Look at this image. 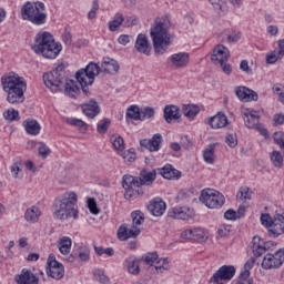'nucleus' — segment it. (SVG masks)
<instances>
[{
	"mask_svg": "<svg viewBox=\"0 0 284 284\" xmlns=\"http://www.w3.org/2000/svg\"><path fill=\"white\" fill-rule=\"evenodd\" d=\"M210 3L213 6L214 10H223V6L225 1L223 0H209Z\"/></svg>",
	"mask_w": 284,
	"mask_h": 284,
	"instance_id": "61",
	"label": "nucleus"
},
{
	"mask_svg": "<svg viewBox=\"0 0 284 284\" xmlns=\"http://www.w3.org/2000/svg\"><path fill=\"white\" fill-rule=\"evenodd\" d=\"M23 128L27 134L31 136H37L41 132V124L37 120H26L23 122Z\"/></svg>",
	"mask_w": 284,
	"mask_h": 284,
	"instance_id": "29",
	"label": "nucleus"
},
{
	"mask_svg": "<svg viewBox=\"0 0 284 284\" xmlns=\"http://www.w3.org/2000/svg\"><path fill=\"white\" fill-rule=\"evenodd\" d=\"M94 252L98 256H103V254H106V256H114V248L112 247L103 248V246H94Z\"/></svg>",
	"mask_w": 284,
	"mask_h": 284,
	"instance_id": "50",
	"label": "nucleus"
},
{
	"mask_svg": "<svg viewBox=\"0 0 284 284\" xmlns=\"http://www.w3.org/2000/svg\"><path fill=\"white\" fill-rule=\"evenodd\" d=\"M154 116V109L146 106L140 113V121H145V119H152Z\"/></svg>",
	"mask_w": 284,
	"mask_h": 284,
	"instance_id": "52",
	"label": "nucleus"
},
{
	"mask_svg": "<svg viewBox=\"0 0 284 284\" xmlns=\"http://www.w3.org/2000/svg\"><path fill=\"white\" fill-rule=\"evenodd\" d=\"M156 181V170L143 169L140 171L139 176L124 175L122 181V187L125 190L124 199L132 201L136 196L143 194V185H152Z\"/></svg>",
	"mask_w": 284,
	"mask_h": 284,
	"instance_id": "1",
	"label": "nucleus"
},
{
	"mask_svg": "<svg viewBox=\"0 0 284 284\" xmlns=\"http://www.w3.org/2000/svg\"><path fill=\"white\" fill-rule=\"evenodd\" d=\"M134 50H136V52L140 54L150 57V53L152 52V44L150 43L148 36L143 33L138 34L134 43Z\"/></svg>",
	"mask_w": 284,
	"mask_h": 284,
	"instance_id": "17",
	"label": "nucleus"
},
{
	"mask_svg": "<svg viewBox=\"0 0 284 284\" xmlns=\"http://www.w3.org/2000/svg\"><path fill=\"white\" fill-rule=\"evenodd\" d=\"M43 81L51 92H59L65 81V65L59 64L51 72L44 73Z\"/></svg>",
	"mask_w": 284,
	"mask_h": 284,
	"instance_id": "9",
	"label": "nucleus"
},
{
	"mask_svg": "<svg viewBox=\"0 0 284 284\" xmlns=\"http://www.w3.org/2000/svg\"><path fill=\"white\" fill-rule=\"evenodd\" d=\"M159 172L163 179H168L169 181L172 179H181V171L174 169L171 164H166L162 169H159Z\"/></svg>",
	"mask_w": 284,
	"mask_h": 284,
	"instance_id": "27",
	"label": "nucleus"
},
{
	"mask_svg": "<svg viewBox=\"0 0 284 284\" xmlns=\"http://www.w3.org/2000/svg\"><path fill=\"white\" fill-rule=\"evenodd\" d=\"M240 69H241L243 72H246V74H252V69L250 68V64H248L247 60H243V61L240 63Z\"/></svg>",
	"mask_w": 284,
	"mask_h": 284,
	"instance_id": "62",
	"label": "nucleus"
},
{
	"mask_svg": "<svg viewBox=\"0 0 284 284\" xmlns=\"http://www.w3.org/2000/svg\"><path fill=\"white\" fill-rule=\"evenodd\" d=\"M98 11H99V0H93L92 8L88 13V19H95Z\"/></svg>",
	"mask_w": 284,
	"mask_h": 284,
	"instance_id": "55",
	"label": "nucleus"
},
{
	"mask_svg": "<svg viewBox=\"0 0 284 284\" xmlns=\"http://www.w3.org/2000/svg\"><path fill=\"white\" fill-rule=\"evenodd\" d=\"M67 123L69 125H73V128H78L79 132H81L82 134H85V132H88V123H85L81 119L69 118L67 119Z\"/></svg>",
	"mask_w": 284,
	"mask_h": 284,
	"instance_id": "35",
	"label": "nucleus"
},
{
	"mask_svg": "<svg viewBox=\"0 0 284 284\" xmlns=\"http://www.w3.org/2000/svg\"><path fill=\"white\" fill-rule=\"evenodd\" d=\"M130 39H132L131 36L122 34L118 38V43H120V45H125L126 43H130Z\"/></svg>",
	"mask_w": 284,
	"mask_h": 284,
	"instance_id": "63",
	"label": "nucleus"
},
{
	"mask_svg": "<svg viewBox=\"0 0 284 284\" xmlns=\"http://www.w3.org/2000/svg\"><path fill=\"white\" fill-rule=\"evenodd\" d=\"M100 72L101 68L94 62H91L84 69L77 71L75 79L81 85L82 92L85 94V97L90 94V89H88V85H92V83H94V77H98Z\"/></svg>",
	"mask_w": 284,
	"mask_h": 284,
	"instance_id": "7",
	"label": "nucleus"
},
{
	"mask_svg": "<svg viewBox=\"0 0 284 284\" xmlns=\"http://www.w3.org/2000/svg\"><path fill=\"white\" fill-rule=\"evenodd\" d=\"M49 270L47 271L48 276L54 278L55 281H61L63 276H65V268L63 264L54 258L53 255H50L48 258Z\"/></svg>",
	"mask_w": 284,
	"mask_h": 284,
	"instance_id": "14",
	"label": "nucleus"
},
{
	"mask_svg": "<svg viewBox=\"0 0 284 284\" xmlns=\"http://www.w3.org/2000/svg\"><path fill=\"white\" fill-rule=\"evenodd\" d=\"M163 143V135L155 133L152 139H143L140 141L141 148L149 150V152H159Z\"/></svg>",
	"mask_w": 284,
	"mask_h": 284,
	"instance_id": "16",
	"label": "nucleus"
},
{
	"mask_svg": "<svg viewBox=\"0 0 284 284\" xmlns=\"http://www.w3.org/2000/svg\"><path fill=\"white\" fill-rule=\"evenodd\" d=\"M224 219H226V221H236L237 215H236V211L230 209L224 213Z\"/></svg>",
	"mask_w": 284,
	"mask_h": 284,
	"instance_id": "60",
	"label": "nucleus"
},
{
	"mask_svg": "<svg viewBox=\"0 0 284 284\" xmlns=\"http://www.w3.org/2000/svg\"><path fill=\"white\" fill-rule=\"evenodd\" d=\"M64 92L69 97H74L79 92V84L74 80H65Z\"/></svg>",
	"mask_w": 284,
	"mask_h": 284,
	"instance_id": "38",
	"label": "nucleus"
},
{
	"mask_svg": "<svg viewBox=\"0 0 284 284\" xmlns=\"http://www.w3.org/2000/svg\"><path fill=\"white\" fill-rule=\"evenodd\" d=\"M164 119L166 123H172V121H179L181 119V109L179 106L171 104L164 108Z\"/></svg>",
	"mask_w": 284,
	"mask_h": 284,
	"instance_id": "26",
	"label": "nucleus"
},
{
	"mask_svg": "<svg viewBox=\"0 0 284 284\" xmlns=\"http://www.w3.org/2000/svg\"><path fill=\"white\" fill-rule=\"evenodd\" d=\"M241 114L248 130H256L262 136H267V129L261 124V115L254 109H242Z\"/></svg>",
	"mask_w": 284,
	"mask_h": 284,
	"instance_id": "10",
	"label": "nucleus"
},
{
	"mask_svg": "<svg viewBox=\"0 0 284 284\" xmlns=\"http://www.w3.org/2000/svg\"><path fill=\"white\" fill-rule=\"evenodd\" d=\"M139 263H141V261L134 255H131L123 263L124 270L132 276H139V274H141V267L139 266Z\"/></svg>",
	"mask_w": 284,
	"mask_h": 284,
	"instance_id": "25",
	"label": "nucleus"
},
{
	"mask_svg": "<svg viewBox=\"0 0 284 284\" xmlns=\"http://www.w3.org/2000/svg\"><path fill=\"white\" fill-rule=\"evenodd\" d=\"M171 64L175 70H182L183 68H187L190 65V53L187 52H179L173 53L170 57Z\"/></svg>",
	"mask_w": 284,
	"mask_h": 284,
	"instance_id": "19",
	"label": "nucleus"
},
{
	"mask_svg": "<svg viewBox=\"0 0 284 284\" xmlns=\"http://www.w3.org/2000/svg\"><path fill=\"white\" fill-rule=\"evenodd\" d=\"M3 118L6 121H19V111L14 109H8L4 111Z\"/></svg>",
	"mask_w": 284,
	"mask_h": 284,
	"instance_id": "46",
	"label": "nucleus"
},
{
	"mask_svg": "<svg viewBox=\"0 0 284 284\" xmlns=\"http://www.w3.org/2000/svg\"><path fill=\"white\" fill-rule=\"evenodd\" d=\"M132 225L122 224L118 230V239L128 241V239H136L141 234V225L145 222V214L141 211L131 213Z\"/></svg>",
	"mask_w": 284,
	"mask_h": 284,
	"instance_id": "6",
	"label": "nucleus"
},
{
	"mask_svg": "<svg viewBox=\"0 0 284 284\" xmlns=\"http://www.w3.org/2000/svg\"><path fill=\"white\" fill-rule=\"evenodd\" d=\"M236 274V268L232 265L221 266L211 277L210 283L223 284V281H232Z\"/></svg>",
	"mask_w": 284,
	"mask_h": 284,
	"instance_id": "13",
	"label": "nucleus"
},
{
	"mask_svg": "<svg viewBox=\"0 0 284 284\" xmlns=\"http://www.w3.org/2000/svg\"><path fill=\"white\" fill-rule=\"evenodd\" d=\"M230 232H232V226L230 225H223L217 230V234L221 236V239L224 236H230Z\"/></svg>",
	"mask_w": 284,
	"mask_h": 284,
	"instance_id": "57",
	"label": "nucleus"
},
{
	"mask_svg": "<svg viewBox=\"0 0 284 284\" xmlns=\"http://www.w3.org/2000/svg\"><path fill=\"white\" fill-rule=\"evenodd\" d=\"M38 152H39V156H41V159H48V156H50V148L47 146L45 143L43 142H39L38 143Z\"/></svg>",
	"mask_w": 284,
	"mask_h": 284,
	"instance_id": "47",
	"label": "nucleus"
},
{
	"mask_svg": "<svg viewBox=\"0 0 284 284\" xmlns=\"http://www.w3.org/2000/svg\"><path fill=\"white\" fill-rule=\"evenodd\" d=\"M2 89L7 93V101L11 105H19L26 101V91L28 90V83L26 79L19 77L17 73H9L1 78Z\"/></svg>",
	"mask_w": 284,
	"mask_h": 284,
	"instance_id": "2",
	"label": "nucleus"
},
{
	"mask_svg": "<svg viewBox=\"0 0 284 284\" xmlns=\"http://www.w3.org/2000/svg\"><path fill=\"white\" fill-rule=\"evenodd\" d=\"M155 261H159V254H156V252L149 253L144 257V263H146V265H154Z\"/></svg>",
	"mask_w": 284,
	"mask_h": 284,
	"instance_id": "53",
	"label": "nucleus"
},
{
	"mask_svg": "<svg viewBox=\"0 0 284 284\" xmlns=\"http://www.w3.org/2000/svg\"><path fill=\"white\" fill-rule=\"evenodd\" d=\"M260 221L264 227L268 230V236L273 239H278L281 234H284V215L281 213H275L272 217L267 213H263L260 217Z\"/></svg>",
	"mask_w": 284,
	"mask_h": 284,
	"instance_id": "8",
	"label": "nucleus"
},
{
	"mask_svg": "<svg viewBox=\"0 0 284 284\" xmlns=\"http://www.w3.org/2000/svg\"><path fill=\"white\" fill-rule=\"evenodd\" d=\"M81 110L88 119H95L101 114V106H99V102L94 100H90L88 103L81 105Z\"/></svg>",
	"mask_w": 284,
	"mask_h": 284,
	"instance_id": "24",
	"label": "nucleus"
},
{
	"mask_svg": "<svg viewBox=\"0 0 284 284\" xmlns=\"http://www.w3.org/2000/svg\"><path fill=\"white\" fill-rule=\"evenodd\" d=\"M88 207H89V212H91V214H99V212H101V210H99V206H97V201H94V199H89L88 200Z\"/></svg>",
	"mask_w": 284,
	"mask_h": 284,
	"instance_id": "54",
	"label": "nucleus"
},
{
	"mask_svg": "<svg viewBox=\"0 0 284 284\" xmlns=\"http://www.w3.org/2000/svg\"><path fill=\"white\" fill-rule=\"evenodd\" d=\"M110 142L112 143L116 152H123V150H125V141L121 135L119 134L111 135Z\"/></svg>",
	"mask_w": 284,
	"mask_h": 284,
	"instance_id": "36",
	"label": "nucleus"
},
{
	"mask_svg": "<svg viewBox=\"0 0 284 284\" xmlns=\"http://www.w3.org/2000/svg\"><path fill=\"white\" fill-rule=\"evenodd\" d=\"M237 199L241 201H250L252 199V193L250 192V187L244 186L241 187L240 191L237 192Z\"/></svg>",
	"mask_w": 284,
	"mask_h": 284,
	"instance_id": "48",
	"label": "nucleus"
},
{
	"mask_svg": "<svg viewBox=\"0 0 284 284\" xmlns=\"http://www.w3.org/2000/svg\"><path fill=\"white\" fill-rule=\"evenodd\" d=\"M207 239V232L201 227L193 229V241H206Z\"/></svg>",
	"mask_w": 284,
	"mask_h": 284,
	"instance_id": "45",
	"label": "nucleus"
},
{
	"mask_svg": "<svg viewBox=\"0 0 284 284\" xmlns=\"http://www.w3.org/2000/svg\"><path fill=\"white\" fill-rule=\"evenodd\" d=\"M216 145L214 144H210L209 148H206L203 152V159L205 161V163H214V150H215Z\"/></svg>",
	"mask_w": 284,
	"mask_h": 284,
	"instance_id": "41",
	"label": "nucleus"
},
{
	"mask_svg": "<svg viewBox=\"0 0 284 284\" xmlns=\"http://www.w3.org/2000/svg\"><path fill=\"white\" fill-rule=\"evenodd\" d=\"M270 159H271L274 168H277L278 170H281V168H283V155L281 154V152L273 151L270 154Z\"/></svg>",
	"mask_w": 284,
	"mask_h": 284,
	"instance_id": "40",
	"label": "nucleus"
},
{
	"mask_svg": "<svg viewBox=\"0 0 284 284\" xmlns=\"http://www.w3.org/2000/svg\"><path fill=\"white\" fill-rule=\"evenodd\" d=\"M165 210H168V205L161 197L151 200L148 205V211L152 216H163V214H165Z\"/></svg>",
	"mask_w": 284,
	"mask_h": 284,
	"instance_id": "20",
	"label": "nucleus"
},
{
	"mask_svg": "<svg viewBox=\"0 0 284 284\" xmlns=\"http://www.w3.org/2000/svg\"><path fill=\"white\" fill-rule=\"evenodd\" d=\"M170 270V262L168 258H161L155 264V271L158 274H163V272Z\"/></svg>",
	"mask_w": 284,
	"mask_h": 284,
	"instance_id": "44",
	"label": "nucleus"
},
{
	"mask_svg": "<svg viewBox=\"0 0 284 284\" xmlns=\"http://www.w3.org/2000/svg\"><path fill=\"white\" fill-rule=\"evenodd\" d=\"M181 239L184 241H194V230L187 229L181 233Z\"/></svg>",
	"mask_w": 284,
	"mask_h": 284,
	"instance_id": "58",
	"label": "nucleus"
},
{
	"mask_svg": "<svg viewBox=\"0 0 284 284\" xmlns=\"http://www.w3.org/2000/svg\"><path fill=\"white\" fill-rule=\"evenodd\" d=\"M41 216V210L38 206L27 209L24 219L28 223H37Z\"/></svg>",
	"mask_w": 284,
	"mask_h": 284,
	"instance_id": "30",
	"label": "nucleus"
},
{
	"mask_svg": "<svg viewBox=\"0 0 284 284\" xmlns=\"http://www.w3.org/2000/svg\"><path fill=\"white\" fill-rule=\"evenodd\" d=\"M225 143L226 145H229V148H236V145H239V140L236 138V134L227 133L225 136Z\"/></svg>",
	"mask_w": 284,
	"mask_h": 284,
	"instance_id": "51",
	"label": "nucleus"
},
{
	"mask_svg": "<svg viewBox=\"0 0 284 284\" xmlns=\"http://www.w3.org/2000/svg\"><path fill=\"white\" fill-rule=\"evenodd\" d=\"M200 201L206 205V207H210V210H216L223 207L225 204V196L216 190L206 189L202 191Z\"/></svg>",
	"mask_w": 284,
	"mask_h": 284,
	"instance_id": "11",
	"label": "nucleus"
},
{
	"mask_svg": "<svg viewBox=\"0 0 284 284\" xmlns=\"http://www.w3.org/2000/svg\"><path fill=\"white\" fill-rule=\"evenodd\" d=\"M235 94L240 101L247 103L250 101H258V94L246 87H237Z\"/></svg>",
	"mask_w": 284,
	"mask_h": 284,
	"instance_id": "23",
	"label": "nucleus"
},
{
	"mask_svg": "<svg viewBox=\"0 0 284 284\" xmlns=\"http://www.w3.org/2000/svg\"><path fill=\"white\" fill-rule=\"evenodd\" d=\"M229 60H230V49H227L223 44H217L213 49V53L211 55V61L215 65H223L224 63H227Z\"/></svg>",
	"mask_w": 284,
	"mask_h": 284,
	"instance_id": "15",
	"label": "nucleus"
},
{
	"mask_svg": "<svg viewBox=\"0 0 284 284\" xmlns=\"http://www.w3.org/2000/svg\"><path fill=\"white\" fill-rule=\"evenodd\" d=\"M125 18L121 13H116L112 21L109 22L110 32H116L121 26H123Z\"/></svg>",
	"mask_w": 284,
	"mask_h": 284,
	"instance_id": "37",
	"label": "nucleus"
},
{
	"mask_svg": "<svg viewBox=\"0 0 284 284\" xmlns=\"http://www.w3.org/2000/svg\"><path fill=\"white\" fill-rule=\"evenodd\" d=\"M62 40L67 45H72V33L68 29L62 34Z\"/></svg>",
	"mask_w": 284,
	"mask_h": 284,
	"instance_id": "59",
	"label": "nucleus"
},
{
	"mask_svg": "<svg viewBox=\"0 0 284 284\" xmlns=\"http://www.w3.org/2000/svg\"><path fill=\"white\" fill-rule=\"evenodd\" d=\"M112 124V120L109 118L102 119L97 126L98 133L99 134H105L108 130H110V125Z\"/></svg>",
	"mask_w": 284,
	"mask_h": 284,
	"instance_id": "42",
	"label": "nucleus"
},
{
	"mask_svg": "<svg viewBox=\"0 0 284 284\" xmlns=\"http://www.w3.org/2000/svg\"><path fill=\"white\" fill-rule=\"evenodd\" d=\"M274 143H276V145H280L281 150H284L283 132H275L274 133Z\"/></svg>",
	"mask_w": 284,
	"mask_h": 284,
	"instance_id": "56",
	"label": "nucleus"
},
{
	"mask_svg": "<svg viewBox=\"0 0 284 284\" xmlns=\"http://www.w3.org/2000/svg\"><path fill=\"white\" fill-rule=\"evenodd\" d=\"M102 69L104 72H108V74H116V72H119V62L109 58L103 61Z\"/></svg>",
	"mask_w": 284,
	"mask_h": 284,
	"instance_id": "31",
	"label": "nucleus"
},
{
	"mask_svg": "<svg viewBox=\"0 0 284 284\" xmlns=\"http://www.w3.org/2000/svg\"><path fill=\"white\" fill-rule=\"evenodd\" d=\"M43 11L44 10H41V8H36V12H33V16H31V23H33V26H43V23H45L48 14H45Z\"/></svg>",
	"mask_w": 284,
	"mask_h": 284,
	"instance_id": "32",
	"label": "nucleus"
},
{
	"mask_svg": "<svg viewBox=\"0 0 284 284\" xmlns=\"http://www.w3.org/2000/svg\"><path fill=\"white\" fill-rule=\"evenodd\" d=\"M273 121H274V125H283L284 114H275Z\"/></svg>",
	"mask_w": 284,
	"mask_h": 284,
	"instance_id": "64",
	"label": "nucleus"
},
{
	"mask_svg": "<svg viewBox=\"0 0 284 284\" xmlns=\"http://www.w3.org/2000/svg\"><path fill=\"white\" fill-rule=\"evenodd\" d=\"M171 219H179L181 221H190L194 216V209L187 206L173 207L169 211Z\"/></svg>",
	"mask_w": 284,
	"mask_h": 284,
	"instance_id": "18",
	"label": "nucleus"
},
{
	"mask_svg": "<svg viewBox=\"0 0 284 284\" xmlns=\"http://www.w3.org/2000/svg\"><path fill=\"white\" fill-rule=\"evenodd\" d=\"M199 112H201V109L195 104H184L182 106V113L186 119H194Z\"/></svg>",
	"mask_w": 284,
	"mask_h": 284,
	"instance_id": "34",
	"label": "nucleus"
},
{
	"mask_svg": "<svg viewBox=\"0 0 284 284\" xmlns=\"http://www.w3.org/2000/svg\"><path fill=\"white\" fill-rule=\"evenodd\" d=\"M284 263V248H280L274 254L267 253L263 261L262 267L263 270H278L281 265Z\"/></svg>",
	"mask_w": 284,
	"mask_h": 284,
	"instance_id": "12",
	"label": "nucleus"
},
{
	"mask_svg": "<svg viewBox=\"0 0 284 284\" xmlns=\"http://www.w3.org/2000/svg\"><path fill=\"white\" fill-rule=\"evenodd\" d=\"M17 284H39V277L32 271L23 268L21 274L14 276Z\"/></svg>",
	"mask_w": 284,
	"mask_h": 284,
	"instance_id": "22",
	"label": "nucleus"
},
{
	"mask_svg": "<svg viewBox=\"0 0 284 284\" xmlns=\"http://www.w3.org/2000/svg\"><path fill=\"white\" fill-rule=\"evenodd\" d=\"M170 28H172V22H170L169 18L155 19L154 26L150 31L155 54H165L170 45H172Z\"/></svg>",
	"mask_w": 284,
	"mask_h": 284,
	"instance_id": "3",
	"label": "nucleus"
},
{
	"mask_svg": "<svg viewBox=\"0 0 284 284\" xmlns=\"http://www.w3.org/2000/svg\"><path fill=\"white\" fill-rule=\"evenodd\" d=\"M79 197L77 193L70 191L60 195L54 202L53 216L59 221H68V219H79V210L75 209Z\"/></svg>",
	"mask_w": 284,
	"mask_h": 284,
	"instance_id": "4",
	"label": "nucleus"
},
{
	"mask_svg": "<svg viewBox=\"0 0 284 284\" xmlns=\"http://www.w3.org/2000/svg\"><path fill=\"white\" fill-rule=\"evenodd\" d=\"M58 247H59V252H61L64 256L68 255L72 250V239L68 236L61 237L59 241Z\"/></svg>",
	"mask_w": 284,
	"mask_h": 284,
	"instance_id": "33",
	"label": "nucleus"
},
{
	"mask_svg": "<svg viewBox=\"0 0 284 284\" xmlns=\"http://www.w3.org/2000/svg\"><path fill=\"white\" fill-rule=\"evenodd\" d=\"M32 50L36 54H42L44 59H57L63 47L54 41V37L50 32H42L36 36Z\"/></svg>",
	"mask_w": 284,
	"mask_h": 284,
	"instance_id": "5",
	"label": "nucleus"
},
{
	"mask_svg": "<svg viewBox=\"0 0 284 284\" xmlns=\"http://www.w3.org/2000/svg\"><path fill=\"white\" fill-rule=\"evenodd\" d=\"M93 276L95 281H98L99 283H102V284L110 283V277L105 275V272H103L101 268H95L93 271Z\"/></svg>",
	"mask_w": 284,
	"mask_h": 284,
	"instance_id": "43",
	"label": "nucleus"
},
{
	"mask_svg": "<svg viewBox=\"0 0 284 284\" xmlns=\"http://www.w3.org/2000/svg\"><path fill=\"white\" fill-rule=\"evenodd\" d=\"M122 158L124 159V161H126L128 163H134V161L136 160V152L134 149H129L128 151H124L122 153Z\"/></svg>",
	"mask_w": 284,
	"mask_h": 284,
	"instance_id": "49",
	"label": "nucleus"
},
{
	"mask_svg": "<svg viewBox=\"0 0 284 284\" xmlns=\"http://www.w3.org/2000/svg\"><path fill=\"white\" fill-rule=\"evenodd\" d=\"M37 8H41V10H45V4L43 2H36L32 4V2H27L21 8V17L23 21H32V17L34 16V12Z\"/></svg>",
	"mask_w": 284,
	"mask_h": 284,
	"instance_id": "21",
	"label": "nucleus"
},
{
	"mask_svg": "<svg viewBox=\"0 0 284 284\" xmlns=\"http://www.w3.org/2000/svg\"><path fill=\"white\" fill-rule=\"evenodd\" d=\"M126 119H132L133 121H141V109L138 105H131L126 110Z\"/></svg>",
	"mask_w": 284,
	"mask_h": 284,
	"instance_id": "39",
	"label": "nucleus"
},
{
	"mask_svg": "<svg viewBox=\"0 0 284 284\" xmlns=\"http://www.w3.org/2000/svg\"><path fill=\"white\" fill-rule=\"evenodd\" d=\"M209 124L213 130L225 128V125H227V116L225 114L217 113L209 120Z\"/></svg>",
	"mask_w": 284,
	"mask_h": 284,
	"instance_id": "28",
	"label": "nucleus"
}]
</instances>
